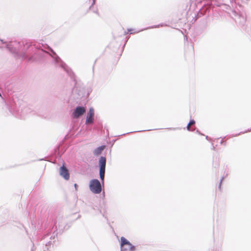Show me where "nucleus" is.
Masks as SVG:
<instances>
[{
  "label": "nucleus",
  "instance_id": "obj_21",
  "mask_svg": "<svg viewBox=\"0 0 251 251\" xmlns=\"http://www.w3.org/2000/svg\"><path fill=\"white\" fill-rule=\"evenodd\" d=\"M211 149L212 150H215V147L213 145V143H212V148H211Z\"/></svg>",
  "mask_w": 251,
  "mask_h": 251
},
{
  "label": "nucleus",
  "instance_id": "obj_1",
  "mask_svg": "<svg viewBox=\"0 0 251 251\" xmlns=\"http://www.w3.org/2000/svg\"><path fill=\"white\" fill-rule=\"evenodd\" d=\"M45 49L51 52V54H49L52 58L54 64L63 69L75 82V86L72 89V94L69 100L70 110H86L85 104L90 91L87 89L83 84L76 81V76L72 70L62 60L50 46L46 45ZM36 53L41 56L48 54L43 49H38Z\"/></svg>",
  "mask_w": 251,
  "mask_h": 251
},
{
  "label": "nucleus",
  "instance_id": "obj_19",
  "mask_svg": "<svg viewBox=\"0 0 251 251\" xmlns=\"http://www.w3.org/2000/svg\"><path fill=\"white\" fill-rule=\"evenodd\" d=\"M223 139H224V138H222L221 139L220 143L221 145L224 144L225 146H226V142H224L223 141Z\"/></svg>",
  "mask_w": 251,
  "mask_h": 251
},
{
  "label": "nucleus",
  "instance_id": "obj_16",
  "mask_svg": "<svg viewBox=\"0 0 251 251\" xmlns=\"http://www.w3.org/2000/svg\"><path fill=\"white\" fill-rule=\"evenodd\" d=\"M224 177H222V178L220 180V183L219 184V189H221L222 183V181L224 180Z\"/></svg>",
  "mask_w": 251,
  "mask_h": 251
},
{
  "label": "nucleus",
  "instance_id": "obj_18",
  "mask_svg": "<svg viewBox=\"0 0 251 251\" xmlns=\"http://www.w3.org/2000/svg\"><path fill=\"white\" fill-rule=\"evenodd\" d=\"M136 32H133V29H129L127 30V33H129L130 34L135 33Z\"/></svg>",
  "mask_w": 251,
  "mask_h": 251
},
{
  "label": "nucleus",
  "instance_id": "obj_12",
  "mask_svg": "<svg viewBox=\"0 0 251 251\" xmlns=\"http://www.w3.org/2000/svg\"><path fill=\"white\" fill-rule=\"evenodd\" d=\"M120 46V45L119 43L114 41V42H111L109 44V48L110 49H112V48H114L115 49H113V50L115 51L116 49L119 48Z\"/></svg>",
  "mask_w": 251,
  "mask_h": 251
},
{
  "label": "nucleus",
  "instance_id": "obj_14",
  "mask_svg": "<svg viewBox=\"0 0 251 251\" xmlns=\"http://www.w3.org/2000/svg\"><path fill=\"white\" fill-rule=\"evenodd\" d=\"M121 239V251H126V249L123 248L124 246L126 245V238L124 237H122Z\"/></svg>",
  "mask_w": 251,
  "mask_h": 251
},
{
  "label": "nucleus",
  "instance_id": "obj_27",
  "mask_svg": "<svg viewBox=\"0 0 251 251\" xmlns=\"http://www.w3.org/2000/svg\"><path fill=\"white\" fill-rule=\"evenodd\" d=\"M197 132L199 133V134H200L202 135V134H201V133L199 131V130H197Z\"/></svg>",
  "mask_w": 251,
  "mask_h": 251
},
{
  "label": "nucleus",
  "instance_id": "obj_20",
  "mask_svg": "<svg viewBox=\"0 0 251 251\" xmlns=\"http://www.w3.org/2000/svg\"><path fill=\"white\" fill-rule=\"evenodd\" d=\"M51 243H52L51 241H49V242H48V243H46L45 244V245H46V246H49V245H50V244H51Z\"/></svg>",
  "mask_w": 251,
  "mask_h": 251
},
{
  "label": "nucleus",
  "instance_id": "obj_15",
  "mask_svg": "<svg viewBox=\"0 0 251 251\" xmlns=\"http://www.w3.org/2000/svg\"><path fill=\"white\" fill-rule=\"evenodd\" d=\"M250 131H251V128L250 129H248L247 130H246V131H245L244 132H240V133H239L238 134H236L235 135H233L232 136H237L240 135L241 133H245L246 132H250Z\"/></svg>",
  "mask_w": 251,
  "mask_h": 251
},
{
  "label": "nucleus",
  "instance_id": "obj_2",
  "mask_svg": "<svg viewBox=\"0 0 251 251\" xmlns=\"http://www.w3.org/2000/svg\"><path fill=\"white\" fill-rule=\"evenodd\" d=\"M89 189L94 194H100L101 192V184L97 179H93L90 181Z\"/></svg>",
  "mask_w": 251,
  "mask_h": 251
},
{
  "label": "nucleus",
  "instance_id": "obj_28",
  "mask_svg": "<svg viewBox=\"0 0 251 251\" xmlns=\"http://www.w3.org/2000/svg\"><path fill=\"white\" fill-rule=\"evenodd\" d=\"M94 12L96 13V14H98V11H94Z\"/></svg>",
  "mask_w": 251,
  "mask_h": 251
},
{
  "label": "nucleus",
  "instance_id": "obj_26",
  "mask_svg": "<svg viewBox=\"0 0 251 251\" xmlns=\"http://www.w3.org/2000/svg\"><path fill=\"white\" fill-rule=\"evenodd\" d=\"M88 110H94V109L93 107H90Z\"/></svg>",
  "mask_w": 251,
  "mask_h": 251
},
{
  "label": "nucleus",
  "instance_id": "obj_10",
  "mask_svg": "<svg viewBox=\"0 0 251 251\" xmlns=\"http://www.w3.org/2000/svg\"><path fill=\"white\" fill-rule=\"evenodd\" d=\"M86 111H74L73 113V117L74 118H78L80 116L82 115Z\"/></svg>",
  "mask_w": 251,
  "mask_h": 251
},
{
  "label": "nucleus",
  "instance_id": "obj_7",
  "mask_svg": "<svg viewBox=\"0 0 251 251\" xmlns=\"http://www.w3.org/2000/svg\"><path fill=\"white\" fill-rule=\"evenodd\" d=\"M106 162V158L104 156H101L99 162V168H105Z\"/></svg>",
  "mask_w": 251,
  "mask_h": 251
},
{
  "label": "nucleus",
  "instance_id": "obj_29",
  "mask_svg": "<svg viewBox=\"0 0 251 251\" xmlns=\"http://www.w3.org/2000/svg\"><path fill=\"white\" fill-rule=\"evenodd\" d=\"M124 35H126V31H125L124 32Z\"/></svg>",
  "mask_w": 251,
  "mask_h": 251
},
{
  "label": "nucleus",
  "instance_id": "obj_3",
  "mask_svg": "<svg viewBox=\"0 0 251 251\" xmlns=\"http://www.w3.org/2000/svg\"><path fill=\"white\" fill-rule=\"evenodd\" d=\"M10 114L16 118L25 119L26 118L27 111H9Z\"/></svg>",
  "mask_w": 251,
  "mask_h": 251
},
{
  "label": "nucleus",
  "instance_id": "obj_11",
  "mask_svg": "<svg viewBox=\"0 0 251 251\" xmlns=\"http://www.w3.org/2000/svg\"><path fill=\"white\" fill-rule=\"evenodd\" d=\"M126 246H128V248H126V251H135V247L132 245L129 241L126 240Z\"/></svg>",
  "mask_w": 251,
  "mask_h": 251
},
{
  "label": "nucleus",
  "instance_id": "obj_22",
  "mask_svg": "<svg viewBox=\"0 0 251 251\" xmlns=\"http://www.w3.org/2000/svg\"><path fill=\"white\" fill-rule=\"evenodd\" d=\"M205 138L207 140H209V141H211V139L208 136H206Z\"/></svg>",
  "mask_w": 251,
  "mask_h": 251
},
{
  "label": "nucleus",
  "instance_id": "obj_5",
  "mask_svg": "<svg viewBox=\"0 0 251 251\" xmlns=\"http://www.w3.org/2000/svg\"><path fill=\"white\" fill-rule=\"evenodd\" d=\"M94 111H89V112L87 115L85 124L89 125L93 123L94 120Z\"/></svg>",
  "mask_w": 251,
  "mask_h": 251
},
{
  "label": "nucleus",
  "instance_id": "obj_6",
  "mask_svg": "<svg viewBox=\"0 0 251 251\" xmlns=\"http://www.w3.org/2000/svg\"><path fill=\"white\" fill-rule=\"evenodd\" d=\"M39 112L38 114L41 115V116L42 118H45V119H50V111H38Z\"/></svg>",
  "mask_w": 251,
  "mask_h": 251
},
{
  "label": "nucleus",
  "instance_id": "obj_9",
  "mask_svg": "<svg viewBox=\"0 0 251 251\" xmlns=\"http://www.w3.org/2000/svg\"><path fill=\"white\" fill-rule=\"evenodd\" d=\"M105 148V146H101L100 147H99L97 148H96L94 151H93V154L95 155H98L100 154L101 153V151L104 150Z\"/></svg>",
  "mask_w": 251,
  "mask_h": 251
},
{
  "label": "nucleus",
  "instance_id": "obj_17",
  "mask_svg": "<svg viewBox=\"0 0 251 251\" xmlns=\"http://www.w3.org/2000/svg\"><path fill=\"white\" fill-rule=\"evenodd\" d=\"M92 3H91V5L89 7V9H91L92 6H93L95 4L96 0H92Z\"/></svg>",
  "mask_w": 251,
  "mask_h": 251
},
{
  "label": "nucleus",
  "instance_id": "obj_13",
  "mask_svg": "<svg viewBox=\"0 0 251 251\" xmlns=\"http://www.w3.org/2000/svg\"><path fill=\"white\" fill-rule=\"evenodd\" d=\"M195 121L194 120H191L187 126V129L188 131H193L194 129H192L190 127V126L194 125H195Z\"/></svg>",
  "mask_w": 251,
  "mask_h": 251
},
{
  "label": "nucleus",
  "instance_id": "obj_23",
  "mask_svg": "<svg viewBox=\"0 0 251 251\" xmlns=\"http://www.w3.org/2000/svg\"><path fill=\"white\" fill-rule=\"evenodd\" d=\"M49 236H50V235H48H48H46L44 237V239H46V238H47V239H48V238L49 237Z\"/></svg>",
  "mask_w": 251,
  "mask_h": 251
},
{
  "label": "nucleus",
  "instance_id": "obj_24",
  "mask_svg": "<svg viewBox=\"0 0 251 251\" xmlns=\"http://www.w3.org/2000/svg\"><path fill=\"white\" fill-rule=\"evenodd\" d=\"M126 46V41L125 42L124 45L123 46V50H124V47Z\"/></svg>",
  "mask_w": 251,
  "mask_h": 251
},
{
  "label": "nucleus",
  "instance_id": "obj_4",
  "mask_svg": "<svg viewBox=\"0 0 251 251\" xmlns=\"http://www.w3.org/2000/svg\"><path fill=\"white\" fill-rule=\"evenodd\" d=\"M60 175L66 180H68L70 178L68 170L64 165H63L60 168Z\"/></svg>",
  "mask_w": 251,
  "mask_h": 251
},
{
  "label": "nucleus",
  "instance_id": "obj_25",
  "mask_svg": "<svg viewBox=\"0 0 251 251\" xmlns=\"http://www.w3.org/2000/svg\"><path fill=\"white\" fill-rule=\"evenodd\" d=\"M74 186L75 187V189H76L77 187V185L76 184H75Z\"/></svg>",
  "mask_w": 251,
  "mask_h": 251
},
{
  "label": "nucleus",
  "instance_id": "obj_8",
  "mask_svg": "<svg viewBox=\"0 0 251 251\" xmlns=\"http://www.w3.org/2000/svg\"><path fill=\"white\" fill-rule=\"evenodd\" d=\"M105 168H100L99 169V175L101 182L102 184L104 182V179L105 176Z\"/></svg>",
  "mask_w": 251,
  "mask_h": 251
}]
</instances>
